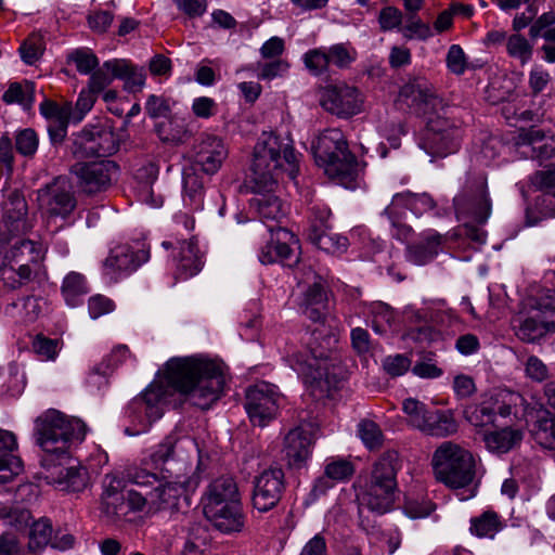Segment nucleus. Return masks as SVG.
Returning a JSON list of instances; mask_svg holds the SVG:
<instances>
[{
  "mask_svg": "<svg viewBox=\"0 0 555 555\" xmlns=\"http://www.w3.org/2000/svg\"><path fill=\"white\" fill-rule=\"evenodd\" d=\"M311 149L315 163L325 175L345 188H352V182L360 173V165L348 151L345 135L339 129H326L312 141Z\"/></svg>",
  "mask_w": 555,
  "mask_h": 555,
  "instance_id": "obj_9",
  "label": "nucleus"
},
{
  "mask_svg": "<svg viewBox=\"0 0 555 555\" xmlns=\"http://www.w3.org/2000/svg\"><path fill=\"white\" fill-rule=\"evenodd\" d=\"M397 499L395 467L390 461L380 460L375 464L370 481L359 486L357 491L360 517L365 511L384 515L393 509Z\"/></svg>",
  "mask_w": 555,
  "mask_h": 555,
  "instance_id": "obj_12",
  "label": "nucleus"
},
{
  "mask_svg": "<svg viewBox=\"0 0 555 555\" xmlns=\"http://www.w3.org/2000/svg\"><path fill=\"white\" fill-rule=\"evenodd\" d=\"M284 487V474L281 468L264 469L255 479L253 505L260 513H266L276 505Z\"/></svg>",
  "mask_w": 555,
  "mask_h": 555,
  "instance_id": "obj_24",
  "label": "nucleus"
},
{
  "mask_svg": "<svg viewBox=\"0 0 555 555\" xmlns=\"http://www.w3.org/2000/svg\"><path fill=\"white\" fill-rule=\"evenodd\" d=\"M69 60L75 64L80 74H90L99 64L96 56L87 49H77L69 55Z\"/></svg>",
  "mask_w": 555,
  "mask_h": 555,
  "instance_id": "obj_57",
  "label": "nucleus"
},
{
  "mask_svg": "<svg viewBox=\"0 0 555 555\" xmlns=\"http://www.w3.org/2000/svg\"><path fill=\"white\" fill-rule=\"evenodd\" d=\"M52 534V527L48 520L41 519L38 521H35L30 527L29 532V543L28 546L30 551L38 552L50 541Z\"/></svg>",
  "mask_w": 555,
  "mask_h": 555,
  "instance_id": "obj_42",
  "label": "nucleus"
},
{
  "mask_svg": "<svg viewBox=\"0 0 555 555\" xmlns=\"http://www.w3.org/2000/svg\"><path fill=\"white\" fill-rule=\"evenodd\" d=\"M0 519H3L5 525L14 527L17 530H22L28 526L31 516L25 508H13L7 504L0 503Z\"/></svg>",
  "mask_w": 555,
  "mask_h": 555,
  "instance_id": "obj_45",
  "label": "nucleus"
},
{
  "mask_svg": "<svg viewBox=\"0 0 555 555\" xmlns=\"http://www.w3.org/2000/svg\"><path fill=\"white\" fill-rule=\"evenodd\" d=\"M119 76V79L124 81V88L128 92L140 91L145 83V75L141 68L132 66L125 60V68Z\"/></svg>",
  "mask_w": 555,
  "mask_h": 555,
  "instance_id": "obj_50",
  "label": "nucleus"
},
{
  "mask_svg": "<svg viewBox=\"0 0 555 555\" xmlns=\"http://www.w3.org/2000/svg\"><path fill=\"white\" fill-rule=\"evenodd\" d=\"M88 293L85 276L78 272H69L63 280L62 295L68 307L75 308L83 302Z\"/></svg>",
  "mask_w": 555,
  "mask_h": 555,
  "instance_id": "obj_37",
  "label": "nucleus"
},
{
  "mask_svg": "<svg viewBox=\"0 0 555 555\" xmlns=\"http://www.w3.org/2000/svg\"><path fill=\"white\" fill-rule=\"evenodd\" d=\"M330 64L346 68L357 59V51L349 43H335L327 48Z\"/></svg>",
  "mask_w": 555,
  "mask_h": 555,
  "instance_id": "obj_43",
  "label": "nucleus"
},
{
  "mask_svg": "<svg viewBox=\"0 0 555 555\" xmlns=\"http://www.w3.org/2000/svg\"><path fill=\"white\" fill-rule=\"evenodd\" d=\"M320 104L337 117L349 118L362 112L363 96L357 88L345 82L331 83L321 89Z\"/></svg>",
  "mask_w": 555,
  "mask_h": 555,
  "instance_id": "obj_18",
  "label": "nucleus"
},
{
  "mask_svg": "<svg viewBox=\"0 0 555 555\" xmlns=\"http://www.w3.org/2000/svg\"><path fill=\"white\" fill-rule=\"evenodd\" d=\"M402 36L408 40H422L425 41L434 37V30L430 25L423 22L418 17H412L410 21L400 28Z\"/></svg>",
  "mask_w": 555,
  "mask_h": 555,
  "instance_id": "obj_49",
  "label": "nucleus"
},
{
  "mask_svg": "<svg viewBox=\"0 0 555 555\" xmlns=\"http://www.w3.org/2000/svg\"><path fill=\"white\" fill-rule=\"evenodd\" d=\"M117 171V166L107 159L78 163L72 167L79 186L89 194L105 191L116 178Z\"/></svg>",
  "mask_w": 555,
  "mask_h": 555,
  "instance_id": "obj_22",
  "label": "nucleus"
},
{
  "mask_svg": "<svg viewBox=\"0 0 555 555\" xmlns=\"http://www.w3.org/2000/svg\"><path fill=\"white\" fill-rule=\"evenodd\" d=\"M503 528L496 513L486 511L470 521V532L478 538L493 539Z\"/></svg>",
  "mask_w": 555,
  "mask_h": 555,
  "instance_id": "obj_40",
  "label": "nucleus"
},
{
  "mask_svg": "<svg viewBox=\"0 0 555 555\" xmlns=\"http://www.w3.org/2000/svg\"><path fill=\"white\" fill-rule=\"evenodd\" d=\"M522 416L527 422L534 421L533 436L535 441L546 449H555V416L544 409L524 406Z\"/></svg>",
  "mask_w": 555,
  "mask_h": 555,
  "instance_id": "obj_29",
  "label": "nucleus"
},
{
  "mask_svg": "<svg viewBox=\"0 0 555 555\" xmlns=\"http://www.w3.org/2000/svg\"><path fill=\"white\" fill-rule=\"evenodd\" d=\"M280 402L276 386L260 382L248 388L245 410L253 425L264 427L276 416Z\"/></svg>",
  "mask_w": 555,
  "mask_h": 555,
  "instance_id": "obj_17",
  "label": "nucleus"
},
{
  "mask_svg": "<svg viewBox=\"0 0 555 555\" xmlns=\"http://www.w3.org/2000/svg\"><path fill=\"white\" fill-rule=\"evenodd\" d=\"M13 317L22 322L30 323L36 321L47 309V302L35 296H27L13 304Z\"/></svg>",
  "mask_w": 555,
  "mask_h": 555,
  "instance_id": "obj_39",
  "label": "nucleus"
},
{
  "mask_svg": "<svg viewBox=\"0 0 555 555\" xmlns=\"http://www.w3.org/2000/svg\"><path fill=\"white\" fill-rule=\"evenodd\" d=\"M311 356L301 352H292L286 357V362L304 384L311 388L312 395L322 396L328 385L327 370L328 359L324 352L317 353L311 350Z\"/></svg>",
  "mask_w": 555,
  "mask_h": 555,
  "instance_id": "obj_15",
  "label": "nucleus"
},
{
  "mask_svg": "<svg viewBox=\"0 0 555 555\" xmlns=\"http://www.w3.org/2000/svg\"><path fill=\"white\" fill-rule=\"evenodd\" d=\"M410 209L413 215L421 217L425 214H431L439 217L441 214L436 208V203L427 193L415 194L409 191L397 193L392 196L391 203L384 209V215L397 214L396 208Z\"/></svg>",
  "mask_w": 555,
  "mask_h": 555,
  "instance_id": "obj_28",
  "label": "nucleus"
},
{
  "mask_svg": "<svg viewBox=\"0 0 555 555\" xmlns=\"http://www.w3.org/2000/svg\"><path fill=\"white\" fill-rule=\"evenodd\" d=\"M402 409L408 417L409 424L421 430L430 410L427 409L423 402L413 398L405 399L402 403Z\"/></svg>",
  "mask_w": 555,
  "mask_h": 555,
  "instance_id": "obj_46",
  "label": "nucleus"
},
{
  "mask_svg": "<svg viewBox=\"0 0 555 555\" xmlns=\"http://www.w3.org/2000/svg\"><path fill=\"white\" fill-rule=\"evenodd\" d=\"M38 147V138L34 130L24 129L16 135V149L25 156L33 155Z\"/></svg>",
  "mask_w": 555,
  "mask_h": 555,
  "instance_id": "obj_63",
  "label": "nucleus"
},
{
  "mask_svg": "<svg viewBox=\"0 0 555 555\" xmlns=\"http://www.w3.org/2000/svg\"><path fill=\"white\" fill-rule=\"evenodd\" d=\"M16 449L15 435L0 428V483L10 481L22 472V462L13 454Z\"/></svg>",
  "mask_w": 555,
  "mask_h": 555,
  "instance_id": "obj_30",
  "label": "nucleus"
},
{
  "mask_svg": "<svg viewBox=\"0 0 555 555\" xmlns=\"http://www.w3.org/2000/svg\"><path fill=\"white\" fill-rule=\"evenodd\" d=\"M327 55L328 52L325 47L312 49L304 54V63L311 74L318 76L323 74L330 65Z\"/></svg>",
  "mask_w": 555,
  "mask_h": 555,
  "instance_id": "obj_47",
  "label": "nucleus"
},
{
  "mask_svg": "<svg viewBox=\"0 0 555 555\" xmlns=\"http://www.w3.org/2000/svg\"><path fill=\"white\" fill-rule=\"evenodd\" d=\"M308 237L319 249L334 255H341L347 251L349 247V238H347V236L331 233L325 230L319 232L317 227L309 232Z\"/></svg>",
  "mask_w": 555,
  "mask_h": 555,
  "instance_id": "obj_35",
  "label": "nucleus"
},
{
  "mask_svg": "<svg viewBox=\"0 0 555 555\" xmlns=\"http://www.w3.org/2000/svg\"><path fill=\"white\" fill-rule=\"evenodd\" d=\"M38 203L42 212L49 218L65 219L76 207L72 185L63 177L54 179L53 182L39 190Z\"/></svg>",
  "mask_w": 555,
  "mask_h": 555,
  "instance_id": "obj_19",
  "label": "nucleus"
},
{
  "mask_svg": "<svg viewBox=\"0 0 555 555\" xmlns=\"http://www.w3.org/2000/svg\"><path fill=\"white\" fill-rule=\"evenodd\" d=\"M397 103L423 117L425 128L417 138L418 146L431 157L455 153L462 140V124L451 119L442 100L425 79L415 78L403 85Z\"/></svg>",
  "mask_w": 555,
  "mask_h": 555,
  "instance_id": "obj_6",
  "label": "nucleus"
},
{
  "mask_svg": "<svg viewBox=\"0 0 555 555\" xmlns=\"http://www.w3.org/2000/svg\"><path fill=\"white\" fill-rule=\"evenodd\" d=\"M310 230L311 232L314 227L319 229V232H322V230L327 231L330 228V217H331V210L327 206L324 204H314L310 208Z\"/></svg>",
  "mask_w": 555,
  "mask_h": 555,
  "instance_id": "obj_64",
  "label": "nucleus"
},
{
  "mask_svg": "<svg viewBox=\"0 0 555 555\" xmlns=\"http://www.w3.org/2000/svg\"><path fill=\"white\" fill-rule=\"evenodd\" d=\"M516 336L526 343H535L555 333V292L524 307L513 321Z\"/></svg>",
  "mask_w": 555,
  "mask_h": 555,
  "instance_id": "obj_14",
  "label": "nucleus"
},
{
  "mask_svg": "<svg viewBox=\"0 0 555 555\" xmlns=\"http://www.w3.org/2000/svg\"><path fill=\"white\" fill-rule=\"evenodd\" d=\"M114 309L115 304L109 298L102 295L92 296L88 301L89 315L93 320L113 312Z\"/></svg>",
  "mask_w": 555,
  "mask_h": 555,
  "instance_id": "obj_62",
  "label": "nucleus"
},
{
  "mask_svg": "<svg viewBox=\"0 0 555 555\" xmlns=\"http://www.w3.org/2000/svg\"><path fill=\"white\" fill-rule=\"evenodd\" d=\"M59 339H52L38 335L33 341L34 352L41 361H54L61 350Z\"/></svg>",
  "mask_w": 555,
  "mask_h": 555,
  "instance_id": "obj_48",
  "label": "nucleus"
},
{
  "mask_svg": "<svg viewBox=\"0 0 555 555\" xmlns=\"http://www.w3.org/2000/svg\"><path fill=\"white\" fill-rule=\"evenodd\" d=\"M203 451L196 440L177 433L149 449L139 466L127 473V481L141 491L126 489L117 474L102 480L101 512L108 518H120L128 512L173 508L185 492L199 481L198 462Z\"/></svg>",
  "mask_w": 555,
  "mask_h": 555,
  "instance_id": "obj_1",
  "label": "nucleus"
},
{
  "mask_svg": "<svg viewBox=\"0 0 555 555\" xmlns=\"http://www.w3.org/2000/svg\"><path fill=\"white\" fill-rule=\"evenodd\" d=\"M412 360L405 354H390L384 358L382 366L391 377L404 375L411 369Z\"/></svg>",
  "mask_w": 555,
  "mask_h": 555,
  "instance_id": "obj_53",
  "label": "nucleus"
},
{
  "mask_svg": "<svg viewBox=\"0 0 555 555\" xmlns=\"http://www.w3.org/2000/svg\"><path fill=\"white\" fill-rule=\"evenodd\" d=\"M270 237L259 248L258 259L262 264L279 262L293 267L299 260V243L297 237L282 227L267 224Z\"/></svg>",
  "mask_w": 555,
  "mask_h": 555,
  "instance_id": "obj_16",
  "label": "nucleus"
},
{
  "mask_svg": "<svg viewBox=\"0 0 555 555\" xmlns=\"http://www.w3.org/2000/svg\"><path fill=\"white\" fill-rule=\"evenodd\" d=\"M456 217L463 222L464 234L474 243L486 242L483 224L491 214V201L487 192V179L483 173L466 176L465 182L454 197Z\"/></svg>",
  "mask_w": 555,
  "mask_h": 555,
  "instance_id": "obj_8",
  "label": "nucleus"
},
{
  "mask_svg": "<svg viewBox=\"0 0 555 555\" xmlns=\"http://www.w3.org/2000/svg\"><path fill=\"white\" fill-rule=\"evenodd\" d=\"M177 228L183 227V233H170L162 242L163 248L168 251L176 273L182 280H188L201 272L204 267V250L194 236L188 237L194 229V219L186 214H178L173 218Z\"/></svg>",
  "mask_w": 555,
  "mask_h": 555,
  "instance_id": "obj_11",
  "label": "nucleus"
},
{
  "mask_svg": "<svg viewBox=\"0 0 555 555\" xmlns=\"http://www.w3.org/2000/svg\"><path fill=\"white\" fill-rule=\"evenodd\" d=\"M524 402L525 400L519 393L504 390L498 393L493 405L485 401L480 404L478 410L485 417L483 421L489 422L492 421L496 414L503 417H506L512 413L517 415L518 405H524Z\"/></svg>",
  "mask_w": 555,
  "mask_h": 555,
  "instance_id": "obj_31",
  "label": "nucleus"
},
{
  "mask_svg": "<svg viewBox=\"0 0 555 555\" xmlns=\"http://www.w3.org/2000/svg\"><path fill=\"white\" fill-rule=\"evenodd\" d=\"M227 383L228 367L219 359L206 354L173 357L125 408L124 416L128 422L125 434L147 433L170 404L183 401L209 410L224 395Z\"/></svg>",
  "mask_w": 555,
  "mask_h": 555,
  "instance_id": "obj_2",
  "label": "nucleus"
},
{
  "mask_svg": "<svg viewBox=\"0 0 555 555\" xmlns=\"http://www.w3.org/2000/svg\"><path fill=\"white\" fill-rule=\"evenodd\" d=\"M358 435L367 449L380 446L383 434L376 423L364 420L358 425Z\"/></svg>",
  "mask_w": 555,
  "mask_h": 555,
  "instance_id": "obj_52",
  "label": "nucleus"
},
{
  "mask_svg": "<svg viewBox=\"0 0 555 555\" xmlns=\"http://www.w3.org/2000/svg\"><path fill=\"white\" fill-rule=\"evenodd\" d=\"M457 430V425L448 411L430 410L421 431L435 437H447Z\"/></svg>",
  "mask_w": 555,
  "mask_h": 555,
  "instance_id": "obj_33",
  "label": "nucleus"
},
{
  "mask_svg": "<svg viewBox=\"0 0 555 555\" xmlns=\"http://www.w3.org/2000/svg\"><path fill=\"white\" fill-rule=\"evenodd\" d=\"M506 49L511 56L520 60L524 64L529 62L532 55V46L518 34L512 35L507 39Z\"/></svg>",
  "mask_w": 555,
  "mask_h": 555,
  "instance_id": "obj_51",
  "label": "nucleus"
},
{
  "mask_svg": "<svg viewBox=\"0 0 555 555\" xmlns=\"http://www.w3.org/2000/svg\"><path fill=\"white\" fill-rule=\"evenodd\" d=\"M150 258V251L142 241L115 246L104 262V272L112 279L135 271Z\"/></svg>",
  "mask_w": 555,
  "mask_h": 555,
  "instance_id": "obj_20",
  "label": "nucleus"
},
{
  "mask_svg": "<svg viewBox=\"0 0 555 555\" xmlns=\"http://www.w3.org/2000/svg\"><path fill=\"white\" fill-rule=\"evenodd\" d=\"M203 512L208 521L224 533L238 532L244 526L242 506L236 483L221 477L207 488L203 499Z\"/></svg>",
  "mask_w": 555,
  "mask_h": 555,
  "instance_id": "obj_10",
  "label": "nucleus"
},
{
  "mask_svg": "<svg viewBox=\"0 0 555 555\" xmlns=\"http://www.w3.org/2000/svg\"><path fill=\"white\" fill-rule=\"evenodd\" d=\"M34 435L43 451L42 478L62 491L83 490L89 481L88 470L70 456V450L85 439L83 422L50 409L35 420Z\"/></svg>",
  "mask_w": 555,
  "mask_h": 555,
  "instance_id": "obj_4",
  "label": "nucleus"
},
{
  "mask_svg": "<svg viewBox=\"0 0 555 555\" xmlns=\"http://www.w3.org/2000/svg\"><path fill=\"white\" fill-rule=\"evenodd\" d=\"M525 438V430L517 426H505L486 430L483 442L487 451L493 455L502 456L521 444Z\"/></svg>",
  "mask_w": 555,
  "mask_h": 555,
  "instance_id": "obj_27",
  "label": "nucleus"
},
{
  "mask_svg": "<svg viewBox=\"0 0 555 555\" xmlns=\"http://www.w3.org/2000/svg\"><path fill=\"white\" fill-rule=\"evenodd\" d=\"M118 150V140L108 127L85 129L74 142V154L83 156H107Z\"/></svg>",
  "mask_w": 555,
  "mask_h": 555,
  "instance_id": "obj_23",
  "label": "nucleus"
},
{
  "mask_svg": "<svg viewBox=\"0 0 555 555\" xmlns=\"http://www.w3.org/2000/svg\"><path fill=\"white\" fill-rule=\"evenodd\" d=\"M347 238H349V247L352 253H359L364 260H375V255L382 251V242L371 237L367 229L363 225L351 229Z\"/></svg>",
  "mask_w": 555,
  "mask_h": 555,
  "instance_id": "obj_32",
  "label": "nucleus"
},
{
  "mask_svg": "<svg viewBox=\"0 0 555 555\" xmlns=\"http://www.w3.org/2000/svg\"><path fill=\"white\" fill-rule=\"evenodd\" d=\"M441 236L435 231H428L424 245L408 247V259L414 264L423 266L430 261L437 254Z\"/></svg>",
  "mask_w": 555,
  "mask_h": 555,
  "instance_id": "obj_38",
  "label": "nucleus"
},
{
  "mask_svg": "<svg viewBox=\"0 0 555 555\" xmlns=\"http://www.w3.org/2000/svg\"><path fill=\"white\" fill-rule=\"evenodd\" d=\"M412 373L420 378H437L442 375L434 356L427 353L422 356L412 366Z\"/></svg>",
  "mask_w": 555,
  "mask_h": 555,
  "instance_id": "obj_54",
  "label": "nucleus"
},
{
  "mask_svg": "<svg viewBox=\"0 0 555 555\" xmlns=\"http://www.w3.org/2000/svg\"><path fill=\"white\" fill-rule=\"evenodd\" d=\"M524 371L529 379L542 383L548 377L547 366L537 356H530L524 362Z\"/></svg>",
  "mask_w": 555,
  "mask_h": 555,
  "instance_id": "obj_59",
  "label": "nucleus"
},
{
  "mask_svg": "<svg viewBox=\"0 0 555 555\" xmlns=\"http://www.w3.org/2000/svg\"><path fill=\"white\" fill-rule=\"evenodd\" d=\"M317 428L311 423H301L291 429L283 443V454L288 466L301 468L306 466L312 454Z\"/></svg>",
  "mask_w": 555,
  "mask_h": 555,
  "instance_id": "obj_21",
  "label": "nucleus"
},
{
  "mask_svg": "<svg viewBox=\"0 0 555 555\" xmlns=\"http://www.w3.org/2000/svg\"><path fill=\"white\" fill-rule=\"evenodd\" d=\"M0 223V273L3 282L16 288L30 282L44 258L46 246L30 237L31 220L23 195L11 188H3Z\"/></svg>",
  "mask_w": 555,
  "mask_h": 555,
  "instance_id": "obj_5",
  "label": "nucleus"
},
{
  "mask_svg": "<svg viewBox=\"0 0 555 555\" xmlns=\"http://www.w3.org/2000/svg\"><path fill=\"white\" fill-rule=\"evenodd\" d=\"M520 157L532 158L543 167L530 178L528 191L521 190L522 197L538 212L545 217L555 216V140L545 137L535 128L521 130L516 140Z\"/></svg>",
  "mask_w": 555,
  "mask_h": 555,
  "instance_id": "obj_7",
  "label": "nucleus"
},
{
  "mask_svg": "<svg viewBox=\"0 0 555 555\" xmlns=\"http://www.w3.org/2000/svg\"><path fill=\"white\" fill-rule=\"evenodd\" d=\"M366 322L371 324L376 334H385L395 321L393 310L382 301L365 304Z\"/></svg>",
  "mask_w": 555,
  "mask_h": 555,
  "instance_id": "obj_34",
  "label": "nucleus"
},
{
  "mask_svg": "<svg viewBox=\"0 0 555 555\" xmlns=\"http://www.w3.org/2000/svg\"><path fill=\"white\" fill-rule=\"evenodd\" d=\"M297 171L298 156L289 134L263 131L254 147L249 176L250 208L262 223L279 224L288 215L279 181L283 172L294 180Z\"/></svg>",
  "mask_w": 555,
  "mask_h": 555,
  "instance_id": "obj_3",
  "label": "nucleus"
},
{
  "mask_svg": "<svg viewBox=\"0 0 555 555\" xmlns=\"http://www.w3.org/2000/svg\"><path fill=\"white\" fill-rule=\"evenodd\" d=\"M446 63L448 69L454 75H462L467 69V57L459 44H452L447 53Z\"/></svg>",
  "mask_w": 555,
  "mask_h": 555,
  "instance_id": "obj_58",
  "label": "nucleus"
},
{
  "mask_svg": "<svg viewBox=\"0 0 555 555\" xmlns=\"http://www.w3.org/2000/svg\"><path fill=\"white\" fill-rule=\"evenodd\" d=\"M228 156V149L222 139L204 135L194 146L193 165L206 175H215Z\"/></svg>",
  "mask_w": 555,
  "mask_h": 555,
  "instance_id": "obj_25",
  "label": "nucleus"
},
{
  "mask_svg": "<svg viewBox=\"0 0 555 555\" xmlns=\"http://www.w3.org/2000/svg\"><path fill=\"white\" fill-rule=\"evenodd\" d=\"M34 85L26 81L25 83H12L3 94L7 103H18L24 107H28L33 102Z\"/></svg>",
  "mask_w": 555,
  "mask_h": 555,
  "instance_id": "obj_44",
  "label": "nucleus"
},
{
  "mask_svg": "<svg viewBox=\"0 0 555 555\" xmlns=\"http://www.w3.org/2000/svg\"><path fill=\"white\" fill-rule=\"evenodd\" d=\"M353 473V467L350 462L346 460H333L327 463L325 467V475L327 479L333 481H343L348 479Z\"/></svg>",
  "mask_w": 555,
  "mask_h": 555,
  "instance_id": "obj_61",
  "label": "nucleus"
},
{
  "mask_svg": "<svg viewBox=\"0 0 555 555\" xmlns=\"http://www.w3.org/2000/svg\"><path fill=\"white\" fill-rule=\"evenodd\" d=\"M298 293L304 295V313L312 321H320L326 302L325 282L313 272L299 281Z\"/></svg>",
  "mask_w": 555,
  "mask_h": 555,
  "instance_id": "obj_26",
  "label": "nucleus"
},
{
  "mask_svg": "<svg viewBox=\"0 0 555 555\" xmlns=\"http://www.w3.org/2000/svg\"><path fill=\"white\" fill-rule=\"evenodd\" d=\"M434 511V505L427 500L406 499L403 513L411 519L425 518Z\"/></svg>",
  "mask_w": 555,
  "mask_h": 555,
  "instance_id": "obj_60",
  "label": "nucleus"
},
{
  "mask_svg": "<svg viewBox=\"0 0 555 555\" xmlns=\"http://www.w3.org/2000/svg\"><path fill=\"white\" fill-rule=\"evenodd\" d=\"M476 457L469 450L451 441L441 443L431 460L437 479L453 489L472 485L476 475Z\"/></svg>",
  "mask_w": 555,
  "mask_h": 555,
  "instance_id": "obj_13",
  "label": "nucleus"
},
{
  "mask_svg": "<svg viewBox=\"0 0 555 555\" xmlns=\"http://www.w3.org/2000/svg\"><path fill=\"white\" fill-rule=\"evenodd\" d=\"M125 68V60L106 61L90 77L89 86L98 93L104 91L115 79H119Z\"/></svg>",
  "mask_w": 555,
  "mask_h": 555,
  "instance_id": "obj_36",
  "label": "nucleus"
},
{
  "mask_svg": "<svg viewBox=\"0 0 555 555\" xmlns=\"http://www.w3.org/2000/svg\"><path fill=\"white\" fill-rule=\"evenodd\" d=\"M288 62L280 59L272 62L258 63V78L262 80H273L283 77L288 72Z\"/></svg>",
  "mask_w": 555,
  "mask_h": 555,
  "instance_id": "obj_56",
  "label": "nucleus"
},
{
  "mask_svg": "<svg viewBox=\"0 0 555 555\" xmlns=\"http://www.w3.org/2000/svg\"><path fill=\"white\" fill-rule=\"evenodd\" d=\"M425 308L421 311H415L412 306L405 308L404 313L408 318H414L416 321H433L439 322L440 318L438 312L442 311L444 308V302L442 300L425 302Z\"/></svg>",
  "mask_w": 555,
  "mask_h": 555,
  "instance_id": "obj_55",
  "label": "nucleus"
},
{
  "mask_svg": "<svg viewBox=\"0 0 555 555\" xmlns=\"http://www.w3.org/2000/svg\"><path fill=\"white\" fill-rule=\"evenodd\" d=\"M183 191L184 206L191 210H201L204 204V188L196 176L184 173Z\"/></svg>",
  "mask_w": 555,
  "mask_h": 555,
  "instance_id": "obj_41",
  "label": "nucleus"
}]
</instances>
